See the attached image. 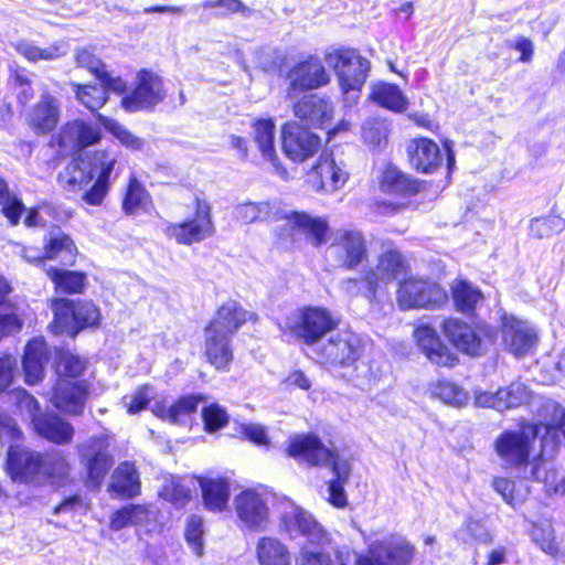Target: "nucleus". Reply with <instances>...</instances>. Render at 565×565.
Masks as SVG:
<instances>
[{
	"mask_svg": "<svg viewBox=\"0 0 565 565\" xmlns=\"http://www.w3.org/2000/svg\"><path fill=\"white\" fill-rule=\"evenodd\" d=\"M94 145L74 143L56 182L63 192L81 194L87 205L99 206L116 179L114 171L118 160L108 149L92 148Z\"/></svg>",
	"mask_w": 565,
	"mask_h": 565,
	"instance_id": "f257e3e1",
	"label": "nucleus"
},
{
	"mask_svg": "<svg viewBox=\"0 0 565 565\" xmlns=\"http://www.w3.org/2000/svg\"><path fill=\"white\" fill-rule=\"evenodd\" d=\"M88 365L87 358L68 347H54L52 370L55 381L51 387L50 402L60 413L73 417L83 415L92 391V383L83 379Z\"/></svg>",
	"mask_w": 565,
	"mask_h": 565,
	"instance_id": "f03ea898",
	"label": "nucleus"
},
{
	"mask_svg": "<svg viewBox=\"0 0 565 565\" xmlns=\"http://www.w3.org/2000/svg\"><path fill=\"white\" fill-rule=\"evenodd\" d=\"M276 220L286 222L273 232L274 244L280 250L289 252L299 247L301 238L315 248H320L330 241L331 227L324 216L292 210L282 211Z\"/></svg>",
	"mask_w": 565,
	"mask_h": 565,
	"instance_id": "7ed1b4c3",
	"label": "nucleus"
},
{
	"mask_svg": "<svg viewBox=\"0 0 565 565\" xmlns=\"http://www.w3.org/2000/svg\"><path fill=\"white\" fill-rule=\"evenodd\" d=\"M544 423H533L524 418L518 422V430L504 429L493 441V450L507 470L525 471L531 468L534 476L537 471L534 456V441Z\"/></svg>",
	"mask_w": 565,
	"mask_h": 565,
	"instance_id": "20e7f679",
	"label": "nucleus"
},
{
	"mask_svg": "<svg viewBox=\"0 0 565 565\" xmlns=\"http://www.w3.org/2000/svg\"><path fill=\"white\" fill-rule=\"evenodd\" d=\"M51 309L53 319L47 329L54 335L66 333L74 339L79 332L100 326V309L90 299L54 297Z\"/></svg>",
	"mask_w": 565,
	"mask_h": 565,
	"instance_id": "39448f33",
	"label": "nucleus"
},
{
	"mask_svg": "<svg viewBox=\"0 0 565 565\" xmlns=\"http://www.w3.org/2000/svg\"><path fill=\"white\" fill-rule=\"evenodd\" d=\"M340 322L329 308L307 305L297 308L281 330L295 342L312 347L338 330Z\"/></svg>",
	"mask_w": 565,
	"mask_h": 565,
	"instance_id": "423d86ee",
	"label": "nucleus"
},
{
	"mask_svg": "<svg viewBox=\"0 0 565 565\" xmlns=\"http://www.w3.org/2000/svg\"><path fill=\"white\" fill-rule=\"evenodd\" d=\"M76 452L84 472V484L90 489H99L114 466L109 436L93 435L76 446Z\"/></svg>",
	"mask_w": 565,
	"mask_h": 565,
	"instance_id": "0eeeda50",
	"label": "nucleus"
},
{
	"mask_svg": "<svg viewBox=\"0 0 565 565\" xmlns=\"http://www.w3.org/2000/svg\"><path fill=\"white\" fill-rule=\"evenodd\" d=\"M448 300L447 290L429 278L409 276L399 280L396 288V302L403 311L439 309Z\"/></svg>",
	"mask_w": 565,
	"mask_h": 565,
	"instance_id": "6e6552de",
	"label": "nucleus"
},
{
	"mask_svg": "<svg viewBox=\"0 0 565 565\" xmlns=\"http://www.w3.org/2000/svg\"><path fill=\"white\" fill-rule=\"evenodd\" d=\"M163 232L167 238L185 246L210 238L215 232L211 204L206 200L196 196L193 215L179 223L167 224Z\"/></svg>",
	"mask_w": 565,
	"mask_h": 565,
	"instance_id": "1a4fd4ad",
	"label": "nucleus"
},
{
	"mask_svg": "<svg viewBox=\"0 0 565 565\" xmlns=\"http://www.w3.org/2000/svg\"><path fill=\"white\" fill-rule=\"evenodd\" d=\"M365 342L350 329L331 332L321 344L319 354L323 362L332 367L355 366L364 355Z\"/></svg>",
	"mask_w": 565,
	"mask_h": 565,
	"instance_id": "9d476101",
	"label": "nucleus"
},
{
	"mask_svg": "<svg viewBox=\"0 0 565 565\" xmlns=\"http://www.w3.org/2000/svg\"><path fill=\"white\" fill-rule=\"evenodd\" d=\"M284 454L313 468L330 466L332 461L340 458L338 451L326 447L316 433H300L289 436Z\"/></svg>",
	"mask_w": 565,
	"mask_h": 565,
	"instance_id": "9b49d317",
	"label": "nucleus"
},
{
	"mask_svg": "<svg viewBox=\"0 0 565 565\" xmlns=\"http://www.w3.org/2000/svg\"><path fill=\"white\" fill-rule=\"evenodd\" d=\"M451 143H413L407 148L409 166L419 173H433L446 160L447 180L455 170Z\"/></svg>",
	"mask_w": 565,
	"mask_h": 565,
	"instance_id": "f8f14e48",
	"label": "nucleus"
},
{
	"mask_svg": "<svg viewBox=\"0 0 565 565\" xmlns=\"http://www.w3.org/2000/svg\"><path fill=\"white\" fill-rule=\"evenodd\" d=\"M415 556L416 547L405 539L377 541L356 557L355 565H412Z\"/></svg>",
	"mask_w": 565,
	"mask_h": 565,
	"instance_id": "ddd939ff",
	"label": "nucleus"
},
{
	"mask_svg": "<svg viewBox=\"0 0 565 565\" xmlns=\"http://www.w3.org/2000/svg\"><path fill=\"white\" fill-rule=\"evenodd\" d=\"M331 247L339 267L354 270L369 262V247L364 234L358 230H340Z\"/></svg>",
	"mask_w": 565,
	"mask_h": 565,
	"instance_id": "4468645a",
	"label": "nucleus"
},
{
	"mask_svg": "<svg viewBox=\"0 0 565 565\" xmlns=\"http://www.w3.org/2000/svg\"><path fill=\"white\" fill-rule=\"evenodd\" d=\"M413 339L418 350L436 366L451 369L459 363L458 355L440 339L430 324L416 326Z\"/></svg>",
	"mask_w": 565,
	"mask_h": 565,
	"instance_id": "2eb2a0df",
	"label": "nucleus"
},
{
	"mask_svg": "<svg viewBox=\"0 0 565 565\" xmlns=\"http://www.w3.org/2000/svg\"><path fill=\"white\" fill-rule=\"evenodd\" d=\"M44 456L40 451L11 445L7 451L6 470L9 477L19 483H31L40 475Z\"/></svg>",
	"mask_w": 565,
	"mask_h": 565,
	"instance_id": "dca6fc26",
	"label": "nucleus"
},
{
	"mask_svg": "<svg viewBox=\"0 0 565 565\" xmlns=\"http://www.w3.org/2000/svg\"><path fill=\"white\" fill-rule=\"evenodd\" d=\"M377 184L384 194L412 198L425 192L430 182L414 178L398 169L395 164L387 162L379 174Z\"/></svg>",
	"mask_w": 565,
	"mask_h": 565,
	"instance_id": "f3484780",
	"label": "nucleus"
},
{
	"mask_svg": "<svg viewBox=\"0 0 565 565\" xmlns=\"http://www.w3.org/2000/svg\"><path fill=\"white\" fill-rule=\"evenodd\" d=\"M256 322L257 315L247 311L238 301L230 299L220 305L203 330L234 337L247 322Z\"/></svg>",
	"mask_w": 565,
	"mask_h": 565,
	"instance_id": "a211bd4d",
	"label": "nucleus"
},
{
	"mask_svg": "<svg viewBox=\"0 0 565 565\" xmlns=\"http://www.w3.org/2000/svg\"><path fill=\"white\" fill-rule=\"evenodd\" d=\"M202 355L218 373H228L235 362L233 338L221 332L203 330Z\"/></svg>",
	"mask_w": 565,
	"mask_h": 565,
	"instance_id": "6ab92c4d",
	"label": "nucleus"
},
{
	"mask_svg": "<svg viewBox=\"0 0 565 565\" xmlns=\"http://www.w3.org/2000/svg\"><path fill=\"white\" fill-rule=\"evenodd\" d=\"M164 98L162 81L151 72L142 71L137 76V86L130 95L121 99L128 111L150 109Z\"/></svg>",
	"mask_w": 565,
	"mask_h": 565,
	"instance_id": "aec40b11",
	"label": "nucleus"
},
{
	"mask_svg": "<svg viewBox=\"0 0 565 565\" xmlns=\"http://www.w3.org/2000/svg\"><path fill=\"white\" fill-rule=\"evenodd\" d=\"M50 355L49 343L43 337H34L26 341L21 358L25 384L34 386L44 380Z\"/></svg>",
	"mask_w": 565,
	"mask_h": 565,
	"instance_id": "412c9836",
	"label": "nucleus"
},
{
	"mask_svg": "<svg viewBox=\"0 0 565 565\" xmlns=\"http://www.w3.org/2000/svg\"><path fill=\"white\" fill-rule=\"evenodd\" d=\"M440 331L448 342L470 356H478L482 352V340L475 328L458 317H446L440 323Z\"/></svg>",
	"mask_w": 565,
	"mask_h": 565,
	"instance_id": "4be33fe9",
	"label": "nucleus"
},
{
	"mask_svg": "<svg viewBox=\"0 0 565 565\" xmlns=\"http://www.w3.org/2000/svg\"><path fill=\"white\" fill-rule=\"evenodd\" d=\"M205 395L201 393L182 394L170 405H167L164 401L156 402L151 412L161 420L174 425H184L193 419L198 413L199 405L205 402Z\"/></svg>",
	"mask_w": 565,
	"mask_h": 565,
	"instance_id": "5701e85b",
	"label": "nucleus"
},
{
	"mask_svg": "<svg viewBox=\"0 0 565 565\" xmlns=\"http://www.w3.org/2000/svg\"><path fill=\"white\" fill-rule=\"evenodd\" d=\"M502 343L516 358L524 356L535 345L537 335L525 323L511 315H503L500 320Z\"/></svg>",
	"mask_w": 565,
	"mask_h": 565,
	"instance_id": "b1692460",
	"label": "nucleus"
},
{
	"mask_svg": "<svg viewBox=\"0 0 565 565\" xmlns=\"http://www.w3.org/2000/svg\"><path fill=\"white\" fill-rule=\"evenodd\" d=\"M32 250H35V248L24 249L23 257L28 263L35 266H43L47 260H55L65 255L68 260L64 265L73 267L78 256V248L74 239L66 233H60L46 239L43 245V252L29 255V252Z\"/></svg>",
	"mask_w": 565,
	"mask_h": 565,
	"instance_id": "393cba45",
	"label": "nucleus"
},
{
	"mask_svg": "<svg viewBox=\"0 0 565 565\" xmlns=\"http://www.w3.org/2000/svg\"><path fill=\"white\" fill-rule=\"evenodd\" d=\"M60 117V100L49 93H43L28 114L26 124L35 135L44 136L54 131Z\"/></svg>",
	"mask_w": 565,
	"mask_h": 565,
	"instance_id": "a878e982",
	"label": "nucleus"
},
{
	"mask_svg": "<svg viewBox=\"0 0 565 565\" xmlns=\"http://www.w3.org/2000/svg\"><path fill=\"white\" fill-rule=\"evenodd\" d=\"M31 426L39 437L54 445H68L74 439L72 424L54 413L35 414L31 417Z\"/></svg>",
	"mask_w": 565,
	"mask_h": 565,
	"instance_id": "bb28decb",
	"label": "nucleus"
},
{
	"mask_svg": "<svg viewBox=\"0 0 565 565\" xmlns=\"http://www.w3.org/2000/svg\"><path fill=\"white\" fill-rule=\"evenodd\" d=\"M238 519L249 529H259L268 519V507L263 495L255 489H244L235 498Z\"/></svg>",
	"mask_w": 565,
	"mask_h": 565,
	"instance_id": "cd10ccee",
	"label": "nucleus"
},
{
	"mask_svg": "<svg viewBox=\"0 0 565 565\" xmlns=\"http://www.w3.org/2000/svg\"><path fill=\"white\" fill-rule=\"evenodd\" d=\"M309 182L317 192L335 191L344 183L331 151H321L309 172Z\"/></svg>",
	"mask_w": 565,
	"mask_h": 565,
	"instance_id": "c85d7f7f",
	"label": "nucleus"
},
{
	"mask_svg": "<svg viewBox=\"0 0 565 565\" xmlns=\"http://www.w3.org/2000/svg\"><path fill=\"white\" fill-rule=\"evenodd\" d=\"M290 79V92L300 89H315L329 82L324 66L317 57H309L292 67L288 75Z\"/></svg>",
	"mask_w": 565,
	"mask_h": 565,
	"instance_id": "c756f323",
	"label": "nucleus"
},
{
	"mask_svg": "<svg viewBox=\"0 0 565 565\" xmlns=\"http://www.w3.org/2000/svg\"><path fill=\"white\" fill-rule=\"evenodd\" d=\"M108 492L120 500H130L141 493V481L136 463L131 460L121 461L113 471Z\"/></svg>",
	"mask_w": 565,
	"mask_h": 565,
	"instance_id": "7c9ffc66",
	"label": "nucleus"
},
{
	"mask_svg": "<svg viewBox=\"0 0 565 565\" xmlns=\"http://www.w3.org/2000/svg\"><path fill=\"white\" fill-rule=\"evenodd\" d=\"M203 507L214 513L223 512L228 507L231 483L226 477H200L198 479Z\"/></svg>",
	"mask_w": 565,
	"mask_h": 565,
	"instance_id": "2f4dec72",
	"label": "nucleus"
},
{
	"mask_svg": "<svg viewBox=\"0 0 565 565\" xmlns=\"http://www.w3.org/2000/svg\"><path fill=\"white\" fill-rule=\"evenodd\" d=\"M44 273L53 284V289L56 295H83L88 286L87 274L83 270H71L50 266L44 269Z\"/></svg>",
	"mask_w": 565,
	"mask_h": 565,
	"instance_id": "473e14b6",
	"label": "nucleus"
},
{
	"mask_svg": "<svg viewBox=\"0 0 565 565\" xmlns=\"http://www.w3.org/2000/svg\"><path fill=\"white\" fill-rule=\"evenodd\" d=\"M450 297L455 310L467 318L477 316V310L484 299L480 288L463 278H456L452 281Z\"/></svg>",
	"mask_w": 565,
	"mask_h": 565,
	"instance_id": "72a5a7b5",
	"label": "nucleus"
},
{
	"mask_svg": "<svg viewBox=\"0 0 565 565\" xmlns=\"http://www.w3.org/2000/svg\"><path fill=\"white\" fill-rule=\"evenodd\" d=\"M333 477L328 481L327 502L335 509H345L349 504L344 486L351 476V465L347 459H337L329 466Z\"/></svg>",
	"mask_w": 565,
	"mask_h": 565,
	"instance_id": "f704fd0d",
	"label": "nucleus"
},
{
	"mask_svg": "<svg viewBox=\"0 0 565 565\" xmlns=\"http://www.w3.org/2000/svg\"><path fill=\"white\" fill-rule=\"evenodd\" d=\"M151 205L152 198L150 193L136 174H130L121 198V210L124 214L135 215L141 210H147Z\"/></svg>",
	"mask_w": 565,
	"mask_h": 565,
	"instance_id": "c9c22d12",
	"label": "nucleus"
},
{
	"mask_svg": "<svg viewBox=\"0 0 565 565\" xmlns=\"http://www.w3.org/2000/svg\"><path fill=\"white\" fill-rule=\"evenodd\" d=\"M256 557L259 565H292V555L289 548L273 536H263L258 540Z\"/></svg>",
	"mask_w": 565,
	"mask_h": 565,
	"instance_id": "e433bc0d",
	"label": "nucleus"
},
{
	"mask_svg": "<svg viewBox=\"0 0 565 565\" xmlns=\"http://www.w3.org/2000/svg\"><path fill=\"white\" fill-rule=\"evenodd\" d=\"M15 51L31 63L40 61H55L68 52V45L64 41H56L47 46L41 47L30 41H19L14 44Z\"/></svg>",
	"mask_w": 565,
	"mask_h": 565,
	"instance_id": "4c0bfd02",
	"label": "nucleus"
},
{
	"mask_svg": "<svg viewBox=\"0 0 565 565\" xmlns=\"http://www.w3.org/2000/svg\"><path fill=\"white\" fill-rule=\"evenodd\" d=\"M428 391L431 398L451 407L462 408L469 402V393L463 387L445 379L430 383Z\"/></svg>",
	"mask_w": 565,
	"mask_h": 565,
	"instance_id": "58836bf2",
	"label": "nucleus"
},
{
	"mask_svg": "<svg viewBox=\"0 0 565 565\" xmlns=\"http://www.w3.org/2000/svg\"><path fill=\"white\" fill-rule=\"evenodd\" d=\"M280 523L285 532L291 533L292 531H297L308 540L319 539L323 534L318 522L300 509L284 513Z\"/></svg>",
	"mask_w": 565,
	"mask_h": 565,
	"instance_id": "ea45409f",
	"label": "nucleus"
},
{
	"mask_svg": "<svg viewBox=\"0 0 565 565\" xmlns=\"http://www.w3.org/2000/svg\"><path fill=\"white\" fill-rule=\"evenodd\" d=\"M370 98L381 107L395 113L406 110L408 100L398 86L390 83H377L372 86Z\"/></svg>",
	"mask_w": 565,
	"mask_h": 565,
	"instance_id": "a19ab883",
	"label": "nucleus"
},
{
	"mask_svg": "<svg viewBox=\"0 0 565 565\" xmlns=\"http://www.w3.org/2000/svg\"><path fill=\"white\" fill-rule=\"evenodd\" d=\"M43 475L51 484H65L71 477L72 466L62 450H52L43 455Z\"/></svg>",
	"mask_w": 565,
	"mask_h": 565,
	"instance_id": "79ce46f5",
	"label": "nucleus"
},
{
	"mask_svg": "<svg viewBox=\"0 0 565 565\" xmlns=\"http://www.w3.org/2000/svg\"><path fill=\"white\" fill-rule=\"evenodd\" d=\"M149 513L147 504L128 503L113 512L109 519V527L113 531H120L125 527L137 525L145 521Z\"/></svg>",
	"mask_w": 565,
	"mask_h": 565,
	"instance_id": "37998d69",
	"label": "nucleus"
},
{
	"mask_svg": "<svg viewBox=\"0 0 565 565\" xmlns=\"http://www.w3.org/2000/svg\"><path fill=\"white\" fill-rule=\"evenodd\" d=\"M284 210L273 206L268 202H248L237 207V217L244 224L254 222H280L276 217L282 214Z\"/></svg>",
	"mask_w": 565,
	"mask_h": 565,
	"instance_id": "c03bdc74",
	"label": "nucleus"
},
{
	"mask_svg": "<svg viewBox=\"0 0 565 565\" xmlns=\"http://www.w3.org/2000/svg\"><path fill=\"white\" fill-rule=\"evenodd\" d=\"M529 230L534 238H548L565 230V218L551 211L547 215L533 217L530 221Z\"/></svg>",
	"mask_w": 565,
	"mask_h": 565,
	"instance_id": "a18cd8bd",
	"label": "nucleus"
},
{
	"mask_svg": "<svg viewBox=\"0 0 565 565\" xmlns=\"http://www.w3.org/2000/svg\"><path fill=\"white\" fill-rule=\"evenodd\" d=\"M370 63L356 53V61L353 64H348L344 68V75L339 76V83L344 93L350 90H360L365 82Z\"/></svg>",
	"mask_w": 565,
	"mask_h": 565,
	"instance_id": "49530a36",
	"label": "nucleus"
},
{
	"mask_svg": "<svg viewBox=\"0 0 565 565\" xmlns=\"http://www.w3.org/2000/svg\"><path fill=\"white\" fill-rule=\"evenodd\" d=\"M99 139L100 136L92 124L83 119H74L61 128L58 141H99Z\"/></svg>",
	"mask_w": 565,
	"mask_h": 565,
	"instance_id": "de8ad7c7",
	"label": "nucleus"
},
{
	"mask_svg": "<svg viewBox=\"0 0 565 565\" xmlns=\"http://www.w3.org/2000/svg\"><path fill=\"white\" fill-rule=\"evenodd\" d=\"M377 269L383 276H386V280L390 281L399 275L406 274L409 266L399 250L387 249L379 256Z\"/></svg>",
	"mask_w": 565,
	"mask_h": 565,
	"instance_id": "09e8293b",
	"label": "nucleus"
},
{
	"mask_svg": "<svg viewBox=\"0 0 565 565\" xmlns=\"http://www.w3.org/2000/svg\"><path fill=\"white\" fill-rule=\"evenodd\" d=\"M159 497L175 509H183L191 502L192 491L179 480L170 479L161 487Z\"/></svg>",
	"mask_w": 565,
	"mask_h": 565,
	"instance_id": "8fccbe9b",
	"label": "nucleus"
},
{
	"mask_svg": "<svg viewBox=\"0 0 565 565\" xmlns=\"http://www.w3.org/2000/svg\"><path fill=\"white\" fill-rule=\"evenodd\" d=\"M201 419L203 430L207 434H214L225 428L230 423V416L225 407L218 403H210L202 407Z\"/></svg>",
	"mask_w": 565,
	"mask_h": 565,
	"instance_id": "3c124183",
	"label": "nucleus"
},
{
	"mask_svg": "<svg viewBox=\"0 0 565 565\" xmlns=\"http://www.w3.org/2000/svg\"><path fill=\"white\" fill-rule=\"evenodd\" d=\"M76 98L90 110L100 108L107 100L105 87L99 85H76Z\"/></svg>",
	"mask_w": 565,
	"mask_h": 565,
	"instance_id": "603ef678",
	"label": "nucleus"
},
{
	"mask_svg": "<svg viewBox=\"0 0 565 565\" xmlns=\"http://www.w3.org/2000/svg\"><path fill=\"white\" fill-rule=\"evenodd\" d=\"M203 520L198 514H191L186 519L184 527V537L186 543L192 547L195 555L203 554Z\"/></svg>",
	"mask_w": 565,
	"mask_h": 565,
	"instance_id": "864d4df0",
	"label": "nucleus"
},
{
	"mask_svg": "<svg viewBox=\"0 0 565 565\" xmlns=\"http://www.w3.org/2000/svg\"><path fill=\"white\" fill-rule=\"evenodd\" d=\"M152 385L145 383L139 385L130 395L129 402H125L124 406L128 415H137L148 408L152 399Z\"/></svg>",
	"mask_w": 565,
	"mask_h": 565,
	"instance_id": "5fc2aeb1",
	"label": "nucleus"
},
{
	"mask_svg": "<svg viewBox=\"0 0 565 565\" xmlns=\"http://www.w3.org/2000/svg\"><path fill=\"white\" fill-rule=\"evenodd\" d=\"M324 61L329 67L334 70L338 77L343 76L347 65L355 63L356 52L353 50H332L326 53Z\"/></svg>",
	"mask_w": 565,
	"mask_h": 565,
	"instance_id": "6e6d98bb",
	"label": "nucleus"
},
{
	"mask_svg": "<svg viewBox=\"0 0 565 565\" xmlns=\"http://www.w3.org/2000/svg\"><path fill=\"white\" fill-rule=\"evenodd\" d=\"M498 397L499 403L502 406V412L505 409L516 408L525 401L524 388L515 384L500 387L498 388Z\"/></svg>",
	"mask_w": 565,
	"mask_h": 565,
	"instance_id": "4d7b16f0",
	"label": "nucleus"
},
{
	"mask_svg": "<svg viewBox=\"0 0 565 565\" xmlns=\"http://www.w3.org/2000/svg\"><path fill=\"white\" fill-rule=\"evenodd\" d=\"M359 281L362 284L364 296L371 300L376 299L379 291L388 282L373 268L365 270Z\"/></svg>",
	"mask_w": 565,
	"mask_h": 565,
	"instance_id": "13d9d810",
	"label": "nucleus"
},
{
	"mask_svg": "<svg viewBox=\"0 0 565 565\" xmlns=\"http://www.w3.org/2000/svg\"><path fill=\"white\" fill-rule=\"evenodd\" d=\"M320 143H281L286 157L295 163H301L318 152Z\"/></svg>",
	"mask_w": 565,
	"mask_h": 565,
	"instance_id": "bf43d9fd",
	"label": "nucleus"
},
{
	"mask_svg": "<svg viewBox=\"0 0 565 565\" xmlns=\"http://www.w3.org/2000/svg\"><path fill=\"white\" fill-rule=\"evenodd\" d=\"M0 213L7 218L11 226H17L20 222L21 215L25 211L22 200L11 193L8 199L0 203Z\"/></svg>",
	"mask_w": 565,
	"mask_h": 565,
	"instance_id": "052dcab7",
	"label": "nucleus"
},
{
	"mask_svg": "<svg viewBox=\"0 0 565 565\" xmlns=\"http://www.w3.org/2000/svg\"><path fill=\"white\" fill-rule=\"evenodd\" d=\"M76 63L79 67L86 68L97 78L105 72V64L87 49H79L75 55Z\"/></svg>",
	"mask_w": 565,
	"mask_h": 565,
	"instance_id": "680f3d73",
	"label": "nucleus"
},
{
	"mask_svg": "<svg viewBox=\"0 0 565 565\" xmlns=\"http://www.w3.org/2000/svg\"><path fill=\"white\" fill-rule=\"evenodd\" d=\"M11 394L14 396L18 409L29 413L31 417L41 413L39 401L25 388L17 387L11 392Z\"/></svg>",
	"mask_w": 565,
	"mask_h": 565,
	"instance_id": "e2e57ef3",
	"label": "nucleus"
},
{
	"mask_svg": "<svg viewBox=\"0 0 565 565\" xmlns=\"http://www.w3.org/2000/svg\"><path fill=\"white\" fill-rule=\"evenodd\" d=\"M17 370V360L10 353L0 354V393L11 386Z\"/></svg>",
	"mask_w": 565,
	"mask_h": 565,
	"instance_id": "0e129e2a",
	"label": "nucleus"
},
{
	"mask_svg": "<svg viewBox=\"0 0 565 565\" xmlns=\"http://www.w3.org/2000/svg\"><path fill=\"white\" fill-rule=\"evenodd\" d=\"M239 436L257 446H268L269 438L264 426L257 424H243L239 427Z\"/></svg>",
	"mask_w": 565,
	"mask_h": 565,
	"instance_id": "69168bd1",
	"label": "nucleus"
},
{
	"mask_svg": "<svg viewBox=\"0 0 565 565\" xmlns=\"http://www.w3.org/2000/svg\"><path fill=\"white\" fill-rule=\"evenodd\" d=\"M0 437H4L12 443L24 439L23 431L17 425L12 417L0 411Z\"/></svg>",
	"mask_w": 565,
	"mask_h": 565,
	"instance_id": "338daca9",
	"label": "nucleus"
},
{
	"mask_svg": "<svg viewBox=\"0 0 565 565\" xmlns=\"http://www.w3.org/2000/svg\"><path fill=\"white\" fill-rule=\"evenodd\" d=\"M492 486L508 504L515 507L520 503V500L515 495V483L512 480L504 477H497L493 479Z\"/></svg>",
	"mask_w": 565,
	"mask_h": 565,
	"instance_id": "774afa93",
	"label": "nucleus"
}]
</instances>
